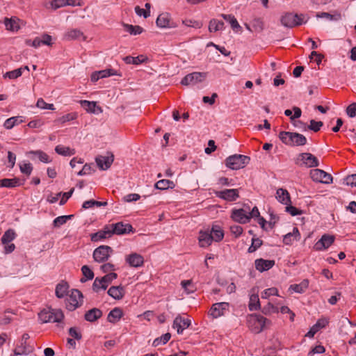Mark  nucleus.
Returning <instances> with one entry per match:
<instances>
[{
    "label": "nucleus",
    "mask_w": 356,
    "mask_h": 356,
    "mask_svg": "<svg viewBox=\"0 0 356 356\" xmlns=\"http://www.w3.org/2000/svg\"><path fill=\"white\" fill-rule=\"evenodd\" d=\"M343 184L356 187V174L347 176L343 181Z\"/></svg>",
    "instance_id": "bf43d9fd"
},
{
    "label": "nucleus",
    "mask_w": 356,
    "mask_h": 356,
    "mask_svg": "<svg viewBox=\"0 0 356 356\" xmlns=\"http://www.w3.org/2000/svg\"><path fill=\"white\" fill-rule=\"evenodd\" d=\"M296 164L307 168H316L319 165L318 159L312 154L303 152L298 154Z\"/></svg>",
    "instance_id": "423d86ee"
},
{
    "label": "nucleus",
    "mask_w": 356,
    "mask_h": 356,
    "mask_svg": "<svg viewBox=\"0 0 356 356\" xmlns=\"http://www.w3.org/2000/svg\"><path fill=\"white\" fill-rule=\"evenodd\" d=\"M271 296H279L278 290L276 288H275V287L269 288V289H265L261 293V298L262 299H267Z\"/></svg>",
    "instance_id": "5fc2aeb1"
},
{
    "label": "nucleus",
    "mask_w": 356,
    "mask_h": 356,
    "mask_svg": "<svg viewBox=\"0 0 356 356\" xmlns=\"http://www.w3.org/2000/svg\"><path fill=\"white\" fill-rule=\"evenodd\" d=\"M81 106L88 112L90 113H96V108L99 111V112H102V109L100 107L97 106L96 102H89L87 100H82L81 101Z\"/></svg>",
    "instance_id": "72a5a7b5"
},
{
    "label": "nucleus",
    "mask_w": 356,
    "mask_h": 356,
    "mask_svg": "<svg viewBox=\"0 0 356 356\" xmlns=\"http://www.w3.org/2000/svg\"><path fill=\"white\" fill-rule=\"evenodd\" d=\"M16 237V233L13 229H8L3 234L1 241L3 245L10 243Z\"/></svg>",
    "instance_id": "e433bc0d"
},
{
    "label": "nucleus",
    "mask_w": 356,
    "mask_h": 356,
    "mask_svg": "<svg viewBox=\"0 0 356 356\" xmlns=\"http://www.w3.org/2000/svg\"><path fill=\"white\" fill-rule=\"evenodd\" d=\"M103 315V312L100 309L92 308L87 311L84 314V319L86 321L93 323L99 319Z\"/></svg>",
    "instance_id": "4be33fe9"
},
{
    "label": "nucleus",
    "mask_w": 356,
    "mask_h": 356,
    "mask_svg": "<svg viewBox=\"0 0 356 356\" xmlns=\"http://www.w3.org/2000/svg\"><path fill=\"white\" fill-rule=\"evenodd\" d=\"M111 236L113 234L122 235L132 232V226L130 224H123L122 222H117L110 225Z\"/></svg>",
    "instance_id": "f8f14e48"
},
{
    "label": "nucleus",
    "mask_w": 356,
    "mask_h": 356,
    "mask_svg": "<svg viewBox=\"0 0 356 356\" xmlns=\"http://www.w3.org/2000/svg\"><path fill=\"white\" fill-rule=\"evenodd\" d=\"M29 154L36 156L38 159L43 163H48L51 161L49 159V156L45 152L41 150L30 151Z\"/></svg>",
    "instance_id": "37998d69"
},
{
    "label": "nucleus",
    "mask_w": 356,
    "mask_h": 356,
    "mask_svg": "<svg viewBox=\"0 0 356 356\" xmlns=\"http://www.w3.org/2000/svg\"><path fill=\"white\" fill-rule=\"evenodd\" d=\"M225 29V24L222 21L212 19L209 22V31L210 32H216Z\"/></svg>",
    "instance_id": "f704fd0d"
},
{
    "label": "nucleus",
    "mask_w": 356,
    "mask_h": 356,
    "mask_svg": "<svg viewBox=\"0 0 356 356\" xmlns=\"http://www.w3.org/2000/svg\"><path fill=\"white\" fill-rule=\"evenodd\" d=\"M55 152L60 155L62 156H72L75 154V150L74 149H71L69 147H65L61 145H58L55 147Z\"/></svg>",
    "instance_id": "c9c22d12"
},
{
    "label": "nucleus",
    "mask_w": 356,
    "mask_h": 356,
    "mask_svg": "<svg viewBox=\"0 0 356 356\" xmlns=\"http://www.w3.org/2000/svg\"><path fill=\"white\" fill-rule=\"evenodd\" d=\"M114 161V156L112 153L108 152L107 156H98L95 158V161L99 169L102 170H108Z\"/></svg>",
    "instance_id": "ddd939ff"
},
{
    "label": "nucleus",
    "mask_w": 356,
    "mask_h": 356,
    "mask_svg": "<svg viewBox=\"0 0 356 356\" xmlns=\"http://www.w3.org/2000/svg\"><path fill=\"white\" fill-rule=\"evenodd\" d=\"M77 113L75 112L70 113L66 115H64L58 118H57L55 122L57 123H60L61 124H65V122L72 121L77 118Z\"/></svg>",
    "instance_id": "ea45409f"
},
{
    "label": "nucleus",
    "mask_w": 356,
    "mask_h": 356,
    "mask_svg": "<svg viewBox=\"0 0 356 356\" xmlns=\"http://www.w3.org/2000/svg\"><path fill=\"white\" fill-rule=\"evenodd\" d=\"M111 236V232L110 231V227L105 226L102 230H99L97 232L91 234V241H98Z\"/></svg>",
    "instance_id": "b1692460"
},
{
    "label": "nucleus",
    "mask_w": 356,
    "mask_h": 356,
    "mask_svg": "<svg viewBox=\"0 0 356 356\" xmlns=\"http://www.w3.org/2000/svg\"><path fill=\"white\" fill-rule=\"evenodd\" d=\"M94 170L92 168V164H85L82 169L78 172V175L83 176L90 175Z\"/></svg>",
    "instance_id": "e2e57ef3"
},
{
    "label": "nucleus",
    "mask_w": 356,
    "mask_h": 356,
    "mask_svg": "<svg viewBox=\"0 0 356 356\" xmlns=\"http://www.w3.org/2000/svg\"><path fill=\"white\" fill-rule=\"evenodd\" d=\"M22 74V68H18L16 70H14L13 71L7 72L3 74V78L6 79L8 78L10 79H15L19 76H21Z\"/></svg>",
    "instance_id": "3c124183"
},
{
    "label": "nucleus",
    "mask_w": 356,
    "mask_h": 356,
    "mask_svg": "<svg viewBox=\"0 0 356 356\" xmlns=\"http://www.w3.org/2000/svg\"><path fill=\"white\" fill-rule=\"evenodd\" d=\"M118 277V275L115 273L111 272L107 273L104 277H101V280L104 285L102 286V289L106 290L108 286L112 282L113 280H115Z\"/></svg>",
    "instance_id": "58836bf2"
},
{
    "label": "nucleus",
    "mask_w": 356,
    "mask_h": 356,
    "mask_svg": "<svg viewBox=\"0 0 356 356\" xmlns=\"http://www.w3.org/2000/svg\"><path fill=\"white\" fill-rule=\"evenodd\" d=\"M69 286L66 282L62 281L56 285V296L58 298H63L67 295Z\"/></svg>",
    "instance_id": "2f4dec72"
},
{
    "label": "nucleus",
    "mask_w": 356,
    "mask_h": 356,
    "mask_svg": "<svg viewBox=\"0 0 356 356\" xmlns=\"http://www.w3.org/2000/svg\"><path fill=\"white\" fill-rule=\"evenodd\" d=\"M203 74L201 72H193L186 75L181 80V83L184 86L195 84L202 81Z\"/></svg>",
    "instance_id": "6ab92c4d"
},
{
    "label": "nucleus",
    "mask_w": 356,
    "mask_h": 356,
    "mask_svg": "<svg viewBox=\"0 0 356 356\" xmlns=\"http://www.w3.org/2000/svg\"><path fill=\"white\" fill-rule=\"evenodd\" d=\"M170 337H171L170 333L167 332V333L163 334L161 337L155 339L153 341L152 345H153V346L156 347V346H159L161 343L165 344L170 339Z\"/></svg>",
    "instance_id": "8fccbe9b"
},
{
    "label": "nucleus",
    "mask_w": 356,
    "mask_h": 356,
    "mask_svg": "<svg viewBox=\"0 0 356 356\" xmlns=\"http://www.w3.org/2000/svg\"><path fill=\"white\" fill-rule=\"evenodd\" d=\"M300 238V234L298 227H294L292 232H289L285 234L283 237V243L285 245H291L294 240L299 241Z\"/></svg>",
    "instance_id": "a878e982"
},
{
    "label": "nucleus",
    "mask_w": 356,
    "mask_h": 356,
    "mask_svg": "<svg viewBox=\"0 0 356 356\" xmlns=\"http://www.w3.org/2000/svg\"><path fill=\"white\" fill-rule=\"evenodd\" d=\"M81 271L85 277L81 279L82 283L86 282L87 280H92L94 277V273L92 270L86 265H84L81 268Z\"/></svg>",
    "instance_id": "a19ab883"
},
{
    "label": "nucleus",
    "mask_w": 356,
    "mask_h": 356,
    "mask_svg": "<svg viewBox=\"0 0 356 356\" xmlns=\"http://www.w3.org/2000/svg\"><path fill=\"white\" fill-rule=\"evenodd\" d=\"M175 187V184L172 181L168 179H161L155 184V188L159 190H166Z\"/></svg>",
    "instance_id": "4c0bfd02"
},
{
    "label": "nucleus",
    "mask_w": 356,
    "mask_h": 356,
    "mask_svg": "<svg viewBox=\"0 0 356 356\" xmlns=\"http://www.w3.org/2000/svg\"><path fill=\"white\" fill-rule=\"evenodd\" d=\"M123 316V312L120 307H115L108 313L107 321L113 324L118 322Z\"/></svg>",
    "instance_id": "393cba45"
},
{
    "label": "nucleus",
    "mask_w": 356,
    "mask_h": 356,
    "mask_svg": "<svg viewBox=\"0 0 356 356\" xmlns=\"http://www.w3.org/2000/svg\"><path fill=\"white\" fill-rule=\"evenodd\" d=\"M334 241V236L328 234H324L315 243L314 249L318 251L327 249Z\"/></svg>",
    "instance_id": "2eb2a0df"
},
{
    "label": "nucleus",
    "mask_w": 356,
    "mask_h": 356,
    "mask_svg": "<svg viewBox=\"0 0 356 356\" xmlns=\"http://www.w3.org/2000/svg\"><path fill=\"white\" fill-rule=\"evenodd\" d=\"M250 311H255L260 308V302L258 295H252L248 305Z\"/></svg>",
    "instance_id": "a18cd8bd"
},
{
    "label": "nucleus",
    "mask_w": 356,
    "mask_h": 356,
    "mask_svg": "<svg viewBox=\"0 0 356 356\" xmlns=\"http://www.w3.org/2000/svg\"><path fill=\"white\" fill-rule=\"evenodd\" d=\"M30 338L28 333H24L22 337L20 344L17 346L16 348L13 350L14 355H27L32 353L33 348L27 343V340Z\"/></svg>",
    "instance_id": "9d476101"
},
{
    "label": "nucleus",
    "mask_w": 356,
    "mask_h": 356,
    "mask_svg": "<svg viewBox=\"0 0 356 356\" xmlns=\"http://www.w3.org/2000/svg\"><path fill=\"white\" fill-rule=\"evenodd\" d=\"M83 298V294L80 291L72 290L70 295L66 299V308L70 311L75 310L81 305Z\"/></svg>",
    "instance_id": "0eeeda50"
},
{
    "label": "nucleus",
    "mask_w": 356,
    "mask_h": 356,
    "mask_svg": "<svg viewBox=\"0 0 356 356\" xmlns=\"http://www.w3.org/2000/svg\"><path fill=\"white\" fill-rule=\"evenodd\" d=\"M19 168L20 171L27 176H29L33 170V167L30 163L20 165Z\"/></svg>",
    "instance_id": "680f3d73"
},
{
    "label": "nucleus",
    "mask_w": 356,
    "mask_h": 356,
    "mask_svg": "<svg viewBox=\"0 0 356 356\" xmlns=\"http://www.w3.org/2000/svg\"><path fill=\"white\" fill-rule=\"evenodd\" d=\"M229 303L225 302L215 303L212 305L209 312L213 318H216L225 314V311L228 309Z\"/></svg>",
    "instance_id": "dca6fc26"
},
{
    "label": "nucleus",
    "mask_w": 356,
    "mask_h": 356,
    "mask_svg": "<svg viewBox=\"0 0 356 356\" xmlns=\"http://www.w3.org/2000/svg\"><path fill=\"white\" fill-rule=\"evenodd\" d=\"M280 140L288 146H303L307 144L306 137L297 132L280 131L279 134Z\"/></svg>",
    "instance_id": "f257e3e1"
},
{
    "label": "nucleus",
    "mask_w": 356,
    "mask_h": 356,
    "mask_svg": "<svg viewBox=\"0 0 356 356\" xmlns=\"http://www.w3.org/2000/svg\"><path fill=\"white\" fill-rule=\"evenodd\" d=\"M113 249L108 245H100L93 252V259L98 263H103L108 259Z\"/></svg>",
    "instance_id": "1a4fd4ad"
},
{
    "label": "nucleus",
    "mask_w": 356,
    "mask_h": 356,
    "mask_svg": "<svg viewBox=\"0 0 356 356\" xmlns=\"http://www.w3.org/2000/svg\"><path fill=\"white\" fill-rule=\"evenodd\" d=\"M255 268L262 273L264 271L268 270L273 268L275 265L274 260L257 259L254 261Z\"/></svg>",
    "instance_id": "aec40b11"
},
{
    "label": "nucleus",
    "mask_w": 356,
    "mask_h": 356,
    "mask_svg": "<svg viewBox=\"0 0 356 356\" xmlns=\"http://www.w3.org/2000/svg\"><path fill=\"white\" fill-rule=\"evenodd\" d=\"M270 321L260 314H253L248 316V324L249 327L255 333L261 332Z\"/></svg>",
    "instance_id": "39448f33"
},
{
    "label": "nucleus",
    "mask_w": 356,
    "mask_h": 356,
    "mask_svg": "<svg viewBox=\"0 0 356 356\" xmlns=\"http://www.w3.org/2000/svg\"><path fill=\"white\" fill-rule=\"evenodd\" d=\"M37 107L42 109L54 110L55 107L53 104H48L44 102L42 98H39L36 103Z\"/></svg>",
    "instance_id": "6e6d98bb"
},
{
    "label": "nucleus",
    "mask_w": 356,
    "mask_h": 356,
    "mask_svg": "<svg viewBox=\"0 0 356 356\" xmlns=\"http://www.w3.org/2000/svg\"><path fill=\"white\" fill-rule=\"evenodd\" d=\"M309 280H303L300 284H293L290 285L289 290L296 293H303L309 286Z\"/></svg>",
    "instance_id": "c756f323"
},
{
    "label": "nucleus",
    "mask_w": 356,
    "mask_h": 356,
    "mask_svg": "<svg viewBox=\"0 0 356 356\" xmlns=\"http://www.w3.org/2000/svg\"><path fill=\"white\" fill-rule=\"evenodd\" d=\"M83 35V33L77 29L69 30L65 33V38L66 40H75Z\"/></svg>",
    "instance_id": "79ce46f5"
},
{
    "label": "nucleus",
    "mask_w": 356,
    "mask_h": 356,
    "mask_svg": "<svg viewBox=\"0 0 356 356\" xmlns=\"http://www.w3.org/2000/svg\"><path fill=\"white\" fill-rule=\"evenodd\" d=\"M286 211L289 213L292 216H296L298 215H301L302 213V211L289 204H286Z\"/></svg>",
    "instance_id": "4d7b16f0"
},
{
    "label": "nucleus",
    "mask_w": 356,
    "mask_h": 356,
    "mask_svg": "<svg viewBox=\"0 0 356 356\" xmlns=\"http://www.w3.org/2000/svg\"><path fill=\"white\" fill-rule=\"evenodd\" d=\"M23 122L22 120H19V117H12L7 119L4 124L3 127L7 129H12L14 126L19 124Z\"/></svg>",
    "instance_id": "49530a36"
},
{
    "label": "nucleus",
    "mask_w": 356,
    "mask_h": 356,
    "mask_svg": "<svg viewBox=\"0 0 356 356\" xmlns=\"http://www.w3.org/2000/svg\"><path fill=\"white\" fill-rule=\"evenodd\" d=\"M213 237L209 232H200L199 236V243L200 247L205 248L211 244Z\"/></svg>",
    "instance_id": "c85d7f7f"
},
{
    "label": "nucleus",
    "mask_w": 356,
    "mask_h": 356,
    "mask_svg": "<svg viewBox=\"0 0 356 356\" xmlns=\"http://www.w3.org/2000/svg\"><path fill=\"white\" fill-rule=\"evenodd\" d=\"M191 324L189 318H185L178 315L173 321V327L177 329L179 334H182L183 331L188 328Z\"/></svg>",
    "instance_id": "f3484780"
},
{
    "label": "nucleus",
    "mask_w": 356,
    "mask_h": 356,
    "mask_svg": "<svg viewBox=\"0 0 356 356\" xmlns=\"http://www.w3.org/2000/svg\"><path fill=\"white\" fill-rule=\"evenodd\" d=\"M23 182L17 177L13 179H2L0 180V187L15 188L23 185Z\"/></svg>",
    "instance_id": "bb28decb"
},
{
    "label": "nucleus",
    "mask_w": 356,
    "mask_h": 356,
    "mask_svg": "<svg viewBox=\"0 0 356 356\" xmlns=\"http://www.w3.org/2000/svg\"><path fill=\"white\" fill-rule=\"evenodd\" d=\"M309 175L312 179L315 182L329 184L332 183L333 181V177L330 174L321 169L311 170Z\"/></svg>",
    "instance_id": "6e6552de"
},
{
    "label": "nucleus",
    "mask_w": 356,
    "mask_h": 356,
    "mask_svg": "<svg viewBox=\"0 0 356 356\" xmlns=\"http://www.w3.org/2000/svg\"><path fill=\"white\" fill-rule=\"evenodd\" d=\"M126 261L130 266L138 268L143 265L144 258L138 253H131L126 257Z\"/></svg>",
    "instance_id": "412c9836"
},
{
    "label": "nucleus",
    "mask_w": 356,
    "mask_h": 356,
    "mask_svg": "<svg viewBox=\"0 0 356 356\" xmlns=\"http://www.w3.org/2000/svg\"><path fill=\"white\" fill-rule=\"evenodd\" d=\"M156 25L160 28H175L177 25L171 20L169 13H163L160 14L156 21Z\"/></svg>",
    "instance_id": "4468645a"
},
{
    "label": "nucleus",
    "mask_w": 356,
    "mask_h": 356,
    "mask_svg": "<svg viewBox=\"0 0 356 356\" xmlns=\"http://www.w3.org/2000/svg\"><path fill=\"white\" fill-rule=\"evenodd\" d=\"M263 241L259 238H252V244L249 247L248 251L249 253L255 252L262 245Z\"/></svg>",
    "instance_id": "864d4df0"
},
{
    "label": "nucleus",
    "mask_w": 356,
    "mask_h": 356,
    "mask_svg": "<svg viewBox=\"0 0 356 356\" xmlns=\"http://www.w3.org/2000/svg\"><path fill=\"white\" fill-rule=\"evenodd\" d=\"M209 233L213 237V241L216 242L222 241L224 237V232L219 225H213Z\"/></svg>",
    "instance_id": "7c9ffc66"
},
{
    "label": "nucleus",
    "mask_w": 356,
    "mask_h": 356,
    "mask_svg": "<svg viewBox=\"0 0 356 356\" xmlns=\"http://www.w3.org/2000/svg\"><path fill=\"white\" fill-rule=\"evenodd\" d=\"M104 285V283H102V281L101 280V277H97L94 282L92 284V290L95 292H99L100 289H102V286Z\"/></svg>",
    "instance_id": "69168bd1"
},
{
    "label": "nucleus",
    "mask_w": 356,
    "mask_h": 356,
    "mask_svg": "<svg viewBox=\"0 0 356 356\" xmlns=\"http://www.w3.org/2000/svg\"><path fill=\"white\" fill-rule=\"evenodd\" d=\"M135 12L138 16L143 15L144 18H147L150 15V10H146L138 6L135 7Z\"/></svg>",
    "instance_id": "774afa93"
},
{
    "label": "nucleus",
    "mask_w": 356,
    "mask_h": 356,
    "mask_svg": "<svg viewBox=\"0 0 356 356\" xmlns=\"http://www.w3.org/2000/svg\"><path fill=\"white\" fill-rule=\"evenodd\" d=\"M38 317L42 323H60L64 319V314L60 309L48 307L42 310Z\"/></svg>",
    "instance_id": "7ed1b4c3"
},
{
    "label": "nucleus",
    "mask_w": 356,
    "mask_h": 356,
    "mask_svg": "<svg viewBox=\"0 0 356 356\" xmlns=\"http://www.w3.org/2000/svg\"><path fill=\"white\" fill-rule=\"evenodd\" d=\"M346 113L350 118L355 117L356 103H352L346 108Z\"/></svg>",
    "instance_id": "338daca9"
},
{
    "label": "nucleus",
    "mask_w": 356,
    "mask_h": 356,
    "mask_svg": "<svg viewBox=\"0 0 356 356\" xmlns=\"http://www.w3.org/2000/svg\"><path fill=\"white\" fill-rule=\"evenodd\" d=\"M214 194L217 197L227 202L235 201L239 197V191L236 188L216 191Z\"/></svg>",
    "instance_id": "9b49d317"
},
{
    "label": "nucleus",
    "mask_w": 356,
    "mask_h": 356,
    "mask_svg": "<svg viewBox=\"0 0 356 356\" xmlns=\"http://www.w3.org/2000/svg\"><path fill=\"white\" fill-rule=\"evenodd\" d=\"M181 284L188 293L194 291V287L191 280H183L181 281Z\"/></svg>",
    "instance_id": "0e129e2a"
},
{
    "label": "nucleus",
    "mask_w": 356,
    "mask_h": 356,
    "mask_svg": "<svg viewBox=\"0 0 356 356\" xmlns=\"http://www.w3.org/2000/svg\"><path fill=\"white\" fill-rule=\"evenodd\" d=\"M323 126V122L322 121H316L314 120H311L309 121V124L307 125V129H309L314 132H318Z\"/></svg>",
    "instance_id": "603ef678"
},
{
    "label": "nucleus",
    "mask_w": 356,
    "mask_h": 356,
    "mask_svg": "<svg viewBox=\"0 0 356 356\" xmlns=\"http://www.w3.org/2000/svg\"><path fill=\"white\" fill-rule=\"evenodd\" d=\"M277 200L283 204H289L291 203L289 192L284 188H278L276 192Z\"/></svg>",
    "instance_id": "cd10ccee"
},
{
    "label": "nucleus",
    "mask_w": 356,
    "mask_h": 356,
    "mask_svg": "<svg viewBox=\"0 0 356 356\" xmlns=\"http://www.w3.org/2000/svg\"><path fill=\"white\" fill-rule=\"evenodd\" d=\"M74 217V215L60 216L56 218L53 221V225L55 227H60L61 225L65 224L67 220H70Z\"/></svg>",
    "instance_id": "c03bdc74"
},
{
    "label": "nucleus",
    "mask_w": 356,
    "mask_h": 356,
    "mask_svg": "<svg viewBox=\"0 0 356 356\" xmlns=\"http://www.w3.org/2000/svg\"><path fill=\"white\" fill-rule=\"evenodd\" d=\"M108 296L114 298L115 300H121L123 298L125 294V290L124 286H113L109 288L107 291Z\"/></svg>",
    "instance_id": "5701e85b"
},
{
    "label": "nucleus",
    "mask_w": 356,
    "mask_h": 356,
    "mask_svg": "<svg viewBox=\"0 0 356 356\" xmlns=\"http://www.w3.org/2000/svg\"><path fill=\"white\" fill-rule=\"evenodd\" d=\"M69 334L76 340H81L82 338L81 333L78 330L77 327H72L69 329Z\"/></svg>",
    "instance_id": "052dcab7"
},
{
    "label": "nucleus",
    "mask_w": 356,
    "mask_h": 356,
    "mask_svg": "<svg viewBox=\"0 0 356 356\" xmlns=\"http://www.w3.org/2000/svg\"><path fill=\"white\" fill-rule=\"evenodd\" d=\"M98 74L101 79L108 77L113 75H117V71L113 69H106L98 71Z\"/></svg>",
    "instance_id": "13d9d810"
},
{
    "label": "nucleus",
    "mask_w": 356,
    "mask_h": 356,
    "mask_svg": "<svg viewBox=\"0 0 356 356\" xmlns=\"http://www.w3.org/2000/svg\"><path fill=\"white\" fill-rule=\"evenodd\" d=\"M250 161V158L243 154H234L225 159V165L232 170H239L245 168Z\"/></svg>",
    "instance_id": "20e7f679"
},
{
    "label": "nucleus",
    "mask_w": 356,
    "mask_h": 356,
    "mask_svg": "<svg viewBox=\"0 0 356 356\" xmlns=\"http://www.w3.org/2000/svg\"><path fill=\"white\" fill-rule=\"evenodd\" d=\"M309 17L305 14L285 13L280 17V23L286 28H293L305 24Z\"/></svg>",
    "instance_id": "f03ea898"
},
{
    "label": "nucleus",
    "mask_w": 356,
    "mask_h": 356,
    "mask_svg": "<svg viewBox=\"0 0 356 356\" xmlns=\"http://www.w3.org/2000/svg\"><path fill=\"white\" fill-rule=\"evenodd\" d=\"M251 26L254 32L261 33L264 30V24L261 18H254L251 22Z\"/></svg>",
    "instance_id": "de8ad7c7"
},
{
    "label": "nucleus",
    "mask_w": 356,
    "mask_h": 356,
    "mask_svg": "<svg viewBox=\"0 0 356 356\" xmlns=\"http://www.w3.org/2000/svg\"><path fill=\"white\" fill-rule=\"evenodd\" d=\"M231 217L234 221L242 224L249 221L248 212L243 209H233Z\"/></svg>",
    "instance_id": "a211bd4d"
},
{
    "label": "nucleus",
    "mask_w": 356,
    "mask_h": 356,
    "mask_svg": "<svg viewBox=\"0 0 356 356\" xmlns=\"http://www.w3.org/2000/svg\"><path fill=\"white\" fill-rule=\"evenodd\" d=\"M122 26L124 30L131 35H136L143 32V29L138 25L134 26L131 24L123 23Z\"/></svg>",
    "instance_id": "473e14b6"
},
{
    "label": "nucleus",
    "mask_w": 356,
    "mask_h": 356,
    "mask_svg": "<svg viewBox=\"0 0 356 356\" xmlns=\"http://www.w3.org/2000/svg\"><path fill=\"white\" fill-rule=\"evenodd\" d=\"M261 312L265 315H270L271 314H277L279 312V309L274 306L272 303L268 302L266 305H264L262 309Z\"/></svg>",
    "instance_id": "09e8293b"
}]
</instances>
